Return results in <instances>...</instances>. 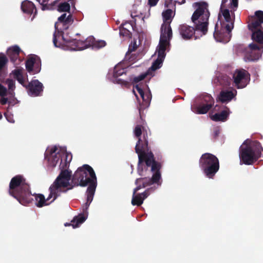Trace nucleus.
<instances>
[{"label": "nucleus", "mask_w": 263, "mask_h": 263, "mask_svg": "<svg viewBox=\"0 0 263 263\" xmlns=\"http://www.w3.org/2000/svg\"><path fill=\"white\" fill-rule=\"evenodd\" d=\"M222 108H225V109L221 110L220 112L216 113L214 115H212L211 117V119L214 121L218 122V121H222L224 122L226 121L229 115V109L224 106H221ZM221 108V106H219L217 105H216L214 108V110L215 111H219L220 110V108Z\"/></svg>", "instance_id": "dca6fc26"}, {"label": "nucleus", "mask_w": 263, "mask_h": 263, "mask_svg": "<svg viewBox=\"0 0 263 263\" xmlns=\"http://www.w3.org/2000/svg\"><path fill=\"white\" fill-rule=\"evenodd\" d=\"M86 220V217L83 214H80L77 216H75L71 221V223H65V226H72L73 228H77L80 224L83 223Z\"/></svg>", "instance_id": "a878e982"}, {"label": "nucleus", "mask_w": 263, "mask_h": 263, "mask_svg": "<svg viewBox=\"0 0 263 263\" xmlns=\"http://www.w3.org/2000/svg\"><path fill=\"white\" fill-rule=\"evenodd\" d=\"M193 6L196 8L191 17L194 27L182 24L178 28L180 35L185 40H190L193 37L196 40L198 37L196 35V31H199L200 36H202L206 34L208 30L210 15L208 4L205 2H199L194 3Z\"/></svg>", "instance_id": "7ed1b4c3"}, {"label": "nucleus", "mask_w": 263, "mask_h": 263, "mask_svg": "<svg viewBox=\"0 0 263 263\" xmlns=\"http://www.w3.org/2000/svg\"><path fill=\"white\" fill-rule=\"evenodd\" d=\"M10 96L12 98L9 99L8 104L9 106H13L19 102V101L15 98H14V94L13 96Z\"/></svg>", "instance_id": "49530a36"}, {"label": "nucleus", "mask_w": 263, "mask_h": 263, "mask_svg": "<svg viewBox=\"0 0 263 263\" xmlns=\"http://www.w3.org/2000/svg\"><path fill=\"white\" fill-rule=\"evenodd\" d=\"M172 37V30L170 24L164 23L161 26V35L159 41L168 43Z\"/></svg>", "instance_id": "6ab92c4d"}, {"label": "nucleus", "mask_w": 263, "mask_h": 263, "mask_svg": "<svg viewBox=\"0 0 263 263\" xmlns=\"http://www.w3.org/2000/svg\"><path fill=\"white\" fill-rule=\"evenodd\" d=\"M185 3V0H182V1L180 3V5L184 4Z\"/></svg>", "instance_id": "13d9d810"}, {"label": "nucleus", "mask_w": 263, "mask_h": 263, "mask_svg": "<svg viewBox=\"0 0 263 263\" xmlns=\"http://www.w3.org/2000/svg\"><path fill=\"white\" fill-rule=\"evenodd\" d=\"M57 150L58 148L56 146L52 147L48 152L49 156H54V154H57L56 151Z\"/></svg>", "instance_id": "603ef678"}, {"label": "nucleus", "mask_w": 263, "mask_h": 263, "mask_svg": "<svg viewBox=\"0 0 263 263\" xmlns=\"http://www.w3.org/2000/svg\"><path fill=\"white\" fill-rule=\"evenodd\" d=\"M159 0H148L147 4L150 7H154L156 6Z\"/></svg>", "instance_id": "3c124183"}, {"label": "nucleus", "mask_w": 263, "mask_h": 263, "mask_svg": "<svg viewBox=\"0 0 263 263\" xmlns=\"http://www.w3.org/2000/svg\"><path fill=\"white\" fill-rule=\"evenodd\" d=\"M49 1V0H36L42 6L41 9L43 11L53 10V6L58 2V1H54L51 4H48V2Z\"/></svg>", "instance_id": "7c9ffc66"}, {"label": "nucleus", "mask_w": 263, "mask_h": 263, "mask_svg": "<svg viewBox=\"0 0 263 263\" xmlns=\"http://www.w3.org/2000/svg\"><path fill=\"white\" fill-rule=\"evenodd\" d=\"M20 52L21 49L17 45L10 47L7 49V54L15 66L18 65L21 62L19 59Z\"/></svg>", "instance_id": "f3484780"}, {"label": "nucleus", "mask_w": 263, "mask_h": 263, "mask_svg": "<svg viewBox=\"0 0 263 263\" xmlns=\"http://www.w3.org/2000/svg\"><path fill=\"white\" fill-rule=\"evenodd\" d=\"M168 8V9H167L162 13L163 17L166 21H170L171 20L173 12L172 10L171 9V8Z\"/></svg>", "instance_id": "a19ab883"}, {"label": "nucleus", "mask_w": 263, "mask_h": 263, "mask_svg": "<svg viewBox=\"0 0 263 263\" xmlns=\"http://www.w3.org/2000/svg\"><path fill=\"white\" fill-rule=\"evenodd\" d=\"M3 98L0 100V103L2 105H5L7 103H8L9 99L7 98H5L2 97Z\"/></svg>", "instance_id": "5fc2aeb1"}, {"label": "nucleus", "mask_w": 263, "mask_h": 263, "mask_svg": "<svg viewBox=\"0 0 263 263\" xmlns=\"http://www.w3.org/2000/svg\"><path fill=\"white\" fill-rule=\"evenodd\" d=\"M7 92L6 88L0 84V96L4 97L6 96Z\"/></svg>", "instance_id": "8fccbe9b"}, {"label": "nucleus", "mask_w": 263, "mask_h": 263, "mask_svg": "<svg viewBox=\"0 0 263 263\" xmlns=\"http://www.w3.org/2000/svg\"><path fill=\"white\" fill-rule=\"evenodd\" d=\"M67 46H71V48L73 50H84L86 49V45L84 44V41L81 40H77L73 39L70 41H67L65 42Z\"/></svg>", "instance_id": "5701e85b"}, {"label": "nucleus", "mask_w": 263, "mask_h": 263, "mask_svg": "<svg viewBox=\"0 0 263 263\" xmlns=\"http://www.w3.org/2000/svg\"><path fill=\"white\" fill-rule=\"evenodd\" d=\"M45 158H48L49 165L51 167H55L58 162L61 159V155L60 154H55L54 156H49L48 157V153L45 156Z\"/></svg>", "instance_id": "c756f323"}, {"label": "nucleus", "mask_w": 263, "mask_h": 263, "mask_svg": "<svg viewBox=\"0 0 263 263\" xmlns=\"http://www.w3.org/2000/svg\"><path fill=\"white\" fill-rule=\"evenodd\" d=\"M138 46L137 45L136 41L132 42L129 46L128 50L127 53H130L133 51H135L137 49Z\"/></svg>", "instance_id": "c03bdc74"}, {"label": "nucleus", "mask_w": 263, "mask_h": 263, "mask_svg": "<svg viewBox=\"0 0 263 263\" xmlns=\"http://www.w3.org/2000/svg\"><path fill=\"white\" fill-rule=\"evenodd\" d=\"M21 9L24 13L28 14L34 13V16L37 14V9L35 5L28 0H25L21 4Z\"/></svg>", "instance_id": "412c9836"}, {"label": "nucleus", "mask_w": 263, "mask_h": 263, "mask_svg": "<svg viewBox=\"0 0 263 263\" xmlns=\"http://www.w3.org/2000/svg\"><path fill=\"white\" fill-rule=\"evenodd\" d=\"M235 97L232 91H221L218 96L219 100L222 103L230 101Z\"/></svg>", "instance_id": "393cba45"}, {"label": "nucleus", "mask_w": 263, "mask_h": 263, "mask_svg": "<svg viewBox=\"0 0 263 263\" xmlns=\"http://www.w3.org/2000/svg\"><path fill=\"white\" fill-rule=\"evenodd\" d=\"M33 195L35 197V200L36 201L35 205L39 208H41L44 205H47L48 204L46 203V201L50 200L51 198H50L48 199V198H47L46 200L44 196L41 194H35ZM48 196H49V195Z\"/></svg>", "instance_id": "cd10ccee"}, {"label": "nucleus", "mask_w": 263, "mask_h": 263, "mask_svg": "<svg viewBox=\"0 0 263 263\" xmlns=\"http://www.w3.org/2000/svg\"><path fill=\"white\" fill-rule=\"evenodd\" d=\"M233 78L235 86L237 88H243L250 81V74L243 69H236L233 73Z\"/></svg>", "instance_id": "9b49d317"}, {"label": "nucleus", "mask_w": 263, "mask_h": 263, "mask_svg": "<svg viewBox=\"0 0 263 263\" xmlns=\"http://www.w3.org/2000/svg\"><path fill=\"white\" fill-rule=\"evenodd\" d=\"M229 0H222L220 6V9H225L226 8V4L228 2Z\"/></svg>", "instance_id": "4d7b16f0"}, {"label": "nucleus", "mask_w": 263, "mask_h": 263, "mask_svg": "<svg viewBox=\"0 0 263 263\" xmlns=\"http://www.w3.org/2000/svg\"><path fill=\"white\" fill-rule=\"evenodd\" d=\"M93 43V49H99L106 46V42L104 41H96L95 39Z\"/></svg>", "instance_id": "ea45409f"}, {"label": "nucleus", "mask_w": 263, "mask_h": 263, "mask_svg": "<svg viewBox=\"0 0 263 263\" xmlns=\"http://www.w3.org/2000/svg\"><path fill=\"white\" fill-rule=\"evenodd\" d=\"M62 34H63V33ZM60 36H63V35L58 34L57 37ZM62 37H63V36H62ZM63 40H65V39H64V38H63Z\"/></svg>", "instance_id": "bf43d9fd"}, {"label": "nucleus", "mask_w": 263, "mask_h": 263, "mask_svg": "<svg viewBox=\"0 0 263 263\" xmlns=\"http://www.w3.org/2000/svg\"><path fill=\"white\" fill-rule=\"evenodd\" d=\"M199 164L204 175L210 179H213L219 170L218 159L211 153L202 154L199 159Z\"/></svg>", "instance_id": "423d86ee"}, {"label": "nucleus", "mask_w": 263, "mask_h": 263, "mask_svg": "<svg viewBox=\"0 0 263 263\" xmlns=\"http://www.w3.org/2000/svg\"><path fill=\"white\" fill-rule=\"evenodd\" d=\"M263 149L259 142L254 141L249 143L245 141L239 148L240 162L252 165L261 157Z\"/></svg>", "instance_id": "39448f33"}, {"label": "nucleus", "mask_w": 263, "mask_h": 263, "mask_svg": "<svg viewBox=\"0 0 263 263\" xmlns=\"http://www.w3.org/2000/svg\"><path fill=\"white\" fill-rule=\"evenodd\" d=\"M64 162L61 159L60 168L61 171L49 187L50 194L48 199L53 197L51 202L60 196L61 193H65L75 186L82 187L88 185L86 190V202L83 206V212H86L93 200L97 182V177L93 168L88 164L79 167L72 176L71 171L67 170L72 160L71 153L64 154Z\"/></svg>", "instance_id": "f257e3e1"}, {"label": "nucleus", "mask_w": 263, "mask_h": 263, "mask_svg": "<svg viewBox=\"0 0 263 263\" xmlns=\"http://www.w3.org/2000/svg\"><path fill=\"white\" fill-rule=\"evenodd\" d=\"M83 41L84 44H86V49L89 47H92L93 49V43H95V37L93 36H90Z\"/></svg>", "instance_id": "58836bf2"}, {"label": "nucleus", "mask_w": 263, "mask_h": 263, "mask_svg": "<svg viewBox=\"0 0 263 263\" xmlns=\"http://www.w3.org/2000/svg\"><path fill=\"white\" fill-rule=\"evenodd\" d=\"M34 17H35V16H33V17L31 18V20H33Z\"/></svg>", "instance_id": "680f3d73"}, {"label": "nucleus", "mask_w": 263, "mask_h": 263, "mask_svg": "<svg viewBox=\"0 0 263 263\" xmlns=\"http://www.w3.org/2000/svg\"><path fill=\"white\" fill-rule=\"evenodd\" d=\"M126 23L122 24L121 26H120V35L122 36H125L127 37H131L132 33L130 31L125 28L124 26L126 25Z\"/></svg>", "instance_id": "c9c22d12"}, {"label": "nucleus", "mask_w": 263, "mask_h": 263, "mask_svg": "<svg viewBox=\"0 0 263 263\" xmlns=\"http://www.w3.org/2000/svg\"><path fill=\"white\" fill-rule=\"evenodd\" d=\"M261 51H255L253 52L247 51V58L250 61L257 60L261 57Z\"/></svg>", "instance_id": "72a5a7b5"}, {"label": "nucleus", "mask_w": 263, "mask_h": 263, "mask_svg": "<svg viewBox=\"0 0 263 263\" xmlns=\"http://www.w3.org/2000/svg\"><path fill=\"white\" fill-rule=\"evenodd\" d=\"M262 28L256 27L253 29H249L252 32V39L262 45L263 47V31Z\"/></svg>", "instance_id": "4be33fe9"}, {"label": "nucleus", "mask_w": 263, "mask_h": 263, "mask_svg": "<svg viewBox=\"0 0 263 263\" xmlns=\"http://www.w3.org/2000/svg\"><path fill=\"white\" fill-rule=\"evenodd\" d=\"M4 115L8 122H9L10 123L14 122V120L13 118V116L10 113H9L8 111H7V112H5L4 114Z\"/></svg>", "instance_id": "de8ad7c7"}, {"label": "nucleus", "mask_w": 263, "mask_h": 263, "mask_svg": "<svg viewBox=\"0 0 263 263\" xmlns=\"http://www.w3.org/2000/svg\"><path fill=\"white\" fill-rule=\"evenodd\" d=\"M230 7L234 11L238 7V0H230Z\"/></svg>", "instance_id": "09e8293b"}, {"label": "nucleus", "mask_w": 263, "mask_h": 263, "mask_svg": "<svg viewBox=\"0 0 263 263\" xmlns=\"http://www.w3.org/2000/svg\"><path fill=\"white\" fill-rule=\"evenodd\" d=\"M58 1V2L56 3L53 6V9L55 8V6L57 5V10L59 12H69L70 9V6L68 2H64L60 3V1Z\"/></svg>", "instance_id": "c85d7f7f"}, {"label": "nucleus", "mask_w": 263, "mask_h": 263, "mask_svg": "<svg viewBox=\"0 0 263 263\" xmlns=\"http://www.w3.org/2000/svg\"><path fill=\"white\" fill-rule=\"evenodd\" d=\"M9 193L24 205L30 203L33 200L29 184L24 176L21 175H16L11 179Z\"/></svg>", "instance_id": "20e7f679"}, {"label": "nucleus", "mask_w": 263, "mask_h": 263, "mask_svg": "<svg viewBox=\"0 0 263 263\" xmlns=\"http://www.w3.org/2000/svg\"><path fill=\"white\" fill-rule=\"evenodd\" d=\"M8 62L7 57L3 53H0V82H4L7 76V65Z\"/></svg>", "instance_id": "aec40b11"}, {"label": "nucleus", "mask_w": 263, "mask_h": 263, "mask_svg": "<svg viewBox=\"0 0 263 263\" xmlns=\"http://www.w3.org/2000/svg\"><path fill=\"white\" fill-rule=\"evenodd\" d=\"M200 102L193 108V111L197 114H206L214 106V99L211 95L204 93L200 96Z\"/></svg>", "instance_id": "1a4fd4ad"}, {"label": "nucleus", "mask_w": 263, "mask_h": 263, "mask_svg": "<svg viewBox=\"0 0 263 263\" xmlns=\"http://www.w3.org/2000/svg\"><path fill=\"white\" fill-rule=\"evenodd\" d=\"M124 73L125 70L124 69H118V67H116L114 71L113 76L115 78H116V82L118 84L127 86L128 85V82L127 81L123 80L121 79H118V77L122 75Z\"/></svg>", "instance_id": "bb28decb"}, {"label": "nucleus", "mask_w": 263, "mask_h": 263, "mask_svg": "<svg viewBox=\"0 0 263 263\" xmlns=\"http://www.w3.org/2000/svg\"><path fill=\"white\" fill-rule=\"evenodd\" d=\"M180 2L179 0H165L164 6L166 8H174L177 3L180 5Z\"/></svg>", "instance_id": "4c0bfd02"}, {"label": "nucleus", "mask_w": 263, "mask_h": 263, "mask_svg": "<svg viewBox=\"0 0 263 263\" xmlns=\"http://www.w3.org/2000/svg\"><path fill=\"white\" fill-rule=\"evenodd\" d=\"M34 17H35V16H33V17L31 18V20H33Z\"/></svg>", "instance_id": "052dcab7"}, {"label": "nucleus", "mask_w": 263, "mask_h": 263, "mask_svg": "<svg viewBox=\"0 0 263 263\" xmlns=\"http://www.w3.org/2000/svg\"><path fill=\"white\" fill-rule=\"evenodd\" d=\"M218 20L220 21V25H229L230 28H234V18L231 17L228 9H220Z\"/></svg>", "instance_id": "2eb2a0df"}, {"label": "nucleus", "mask_w": 263, "mask_h": 263, "mask_svg": "<svg viewBox=\"0 0 263 263\" xmlns=\"http://www.w3.org/2000/svg\"><path fill=\"white\" fill-rule=\"evenodd\" d=\"M148 74L149 72L147 71V72L142 73L137 77H135L134 78L133 82L135 83H137L144 80Z\"/></svg>", "instance_id": "79ce46f5"}, {"label": "nucleus", "mask_w": 263, "mask_h": 263, "mask_svg": "<svg viewBox=\"0 0 263 263\" xmlns=\"http://www.w3.org/2000/svg\"><path fill=\"white\" fill-rule=\"evenodd\" d=\"M220 134V130L218 128H215L214 130L213 136L214 138H217Z\"/></svg>", "instance_id": "6e6d98bb"}, {"label": "nucleus", "mask_w": 263, "mask_h": 263, "mask_svg": "<svg viewBox=\"0 0 263 263\" xmlns=\"http://www.w3.org/2000/svg\"><path fill=\"white\" fill-rule=\"evenodd\" d=\"M157 189V187L152 186L149 188L147 189L144 192L141 194H137V193H134V191H133L132 200V204L133 205H141L145 199H146L148 195L154 192Z\"/></svg>", "instance_id": "ddd939ff"}, {"label": "nucleus", "mask_w": 263, "mask_h": 263, "mask_svg": "<svg viewBox=\"0 0 263 263\" xmlns=\"http://www.w3.org/2000/svg\"><path fill=\"white\" fill-rule=\"evenodd\" d=\"M5 82V81L4 82ZM5 83L8 87V93L10 96H13L14 90L15 88V81L13 80L8 79L6 80Z\"/></svg>", "instance_id": "473e14b6"}, {"label": "nucleus", "mask_w": 263, "mask_h": 263, "mask_svg": "<svg viewBox=\"0 0 263 263\" xmlns=\"http://www.w3.org/2000/svg\"><path fill=\"white\" fill-rule=\"evenodd\" d=\"M233 28H230L229 25H220L219 29L218 23H216L215 27V31L214 32V37L215 39L219 42L227 43L230 41L232 36V30Z\"/></svg>", "instance_id": "9d476101"}, {"label": "nucleus", "mask_w": 263, "mask_h": 263, "mask_svg": "<svg viewBox=\"0 0 263 263\" xmlns=\"http://www.w3.org/2000/svg\"><path fill=\"white\" fill-rule=\"evenodd\" d=\"M263 23V11L258 10L255 12V15L251 17L248 27L249 29H253L256 27L262 28Z\"/></svg>", "instance_id": "a211bd4d"}, {"label": "nucleus", "mask_w": 263, "mask_h": 263, "mask_svg": "<svg viewBox=\"0 0 263 263\" xmlns=\"http://www.w3.org/2000/svg\"><path fill=\"white\" fill-rule=\"evenodd\" d=\"M73 22V20L71 14L67 15L65 13L59 17L58 21L54 24L55 31L53 35V43L55 47H60L61 45L58 42V34L62 35L63 31L68 29Z\"/></svg>", "instance_id": "0eeeda50"}, {"label": "nucleus", "mask_w": 263, "mask_h": 263, "mask_svg": "<svg viewBox=\"0 0 263 263\" xmlns=\"http://www.w3.org/2000/svg\"><path fill=\"white\" fill-rule=\"evenodd\" d=\"M135 136L138 138V140L135 146V152L138 148V152L149 154L152 153L148 147V133L144 127L140 125H137L134 130Z\"/></svg>", "instance_id": "6e6552de"}, {"label": "nucleus", "mask_w": 263, "mask_h": 263, "mask_svg": "<svg viewBox=\"0 0 263 263\" xmlns=\"http://www.w3.org/2000/svg\"><path fill=\"white\" fill-rule=\"evenodd\" d=\"M26 68L29 72H33L37 73L41 70V60L37 55H33L29 58L26 62Z\"/></svg>", "instance_id": "4468645a"}, {"label": "nucleus", "mask_w": 263, "mask_h": 263, "mask_svg": "<svg viewBox=\"0 0 263 263\" xmlns=\"http://www.w3.org/2000/svg\"><path fill=\"white\" fill-rule=\"evenodd\" d=\"M136 148V153L138 156V171L140 175H142L144 170L149 171L153 173L151 178H139L135 181L136 187L134 189V193H137L142 188L153 185V186L158 187L162 184L161 175L160 170L162 166V162L159 159L156 161L153 153L145 154L138 152Z\"/></svg>", "instance_id": "f03ea898"}, {"label": "nucleus", "mask_w": 263, "mask_h": 263, "mask_svg": "<svg viewBox=\"0 0 263 263\" xmlns=\"http://www.w3.org/2000/svg\"><path fill=\"white\" fill-rule=\"evenodd\" d=\"M163 60H164L157 58V59L153 63L152 65L147 71H148L149 73L150 70L154 71L160 68L162 65Z\"/></svg>", "instance_id": "f704fd0d"}, {"label": "nucleus", "mask_w": 263, "mask_h": 263, "mask_svg": "<svg viewBox=\"0 0 263 263\" xmlns=\"http://www.w3.org/2000/svg\"><path fill=\"white\" fill-rule=\"evenodd\" d=\"M44 86L38 80H31L27 85L28 93L31 97H37L42 95Z\"/></svg>", "instance_id": "f8f14e48"}, {"label": "nucleus", "mask_w": 263, "mask_h": 263, "mask_svg": "<svg viewBox=\"0 0 263 263\" xmlns=\"http://www.w3.org/2000/svg\"><path fill=\"white\" fill-rule=\"evenodd\" d=\"M262 48L260 47L256 43H251L249 45V51H252L253 52L254 51H261V48Z\"/></svg>", "instance_id": "37998d69"}, {"label": "nucleus", "mask_w": 263, "mask_h": 263, "mask_svg": "<svg viewBox=\"0 0 263 263\" xmlns=\"http://www.w3.org/2000/svg\"><path fill=\"white\" fill-rule=\"evenodd\" d=\"M23 69L22 68H17L13 70L11 72V74L13 75V78L17 80V79L23 77Z\"/></svg>", "instance_id": "e433bc0d"}, {"label": "nucleus", "mask_w": 263, "mask_h": 263, "mask_svg": "<svg viewBox=\"0 0 263 263\" xmlns=\"http://www.w3.org/2000/svg\"><path fill=\"white\" fill-rule=\"evenodd\" d=\"M17 81L22 84L24 87H25L26 88V86L27 85H26L25 84V80L24 79V77H22L21 78L17 79Z\"/></svg>", "instance_id": "864d4df0"}, {"label": "nucleus", "mask_w": 263, "mask_h": 263, "mask_svg": "<svg viewBox=\"0 0 263 263\" xmlns=\"http://www.w3.org/2000/svg\"><path fill=\"white\" fill-rule=\"evenodd\" d=\"M135 88L141 97L142 98L143 101H146V99L144 98V92L143 89L141 88V87L139 85H136Z\"/></svg>", "instance_id": "a18cd8bd"}, {"label": "nucleus", "mask_w": 263, "mask_h": 263, "mask_svg": "<svg viewBox=\"0 0 263 263\" xmlns=\"http://www.w3.org/2000/svg\"><path fill=\"white\" fill-rule=\"evenodd\" d=\"M139 114H140V109L139 110Z\"/></svg>", "instance_id": "e2e57ef3"}, {"label": "nucleus", "mask_w": 263, "mask_h": 263, "mask_svg": "<svg viewBox=\"0 0 263 263\" xmlns=\"http://www.w3.org/2000/svg\"><path fill=\"white\" fill-rule=\"evenodd\" d=\"M168 43L163 41H159L158 49V58L164 60L165 57L166 47Z\"/></svg>", "instance_id": "2f4dec72"}, {"label": "nucleus", "mask_w": 263, "mask_h": 263, "mask_svg": "<svg viewBox=\"0 0 263 263\" xmlns=\"http://www.w3.org/2000/svg\"><path fill=\"white\" fill-rule=\"evenodd\" d=\"M218 84L223 87L229 86L231 83L232 80L230 77L226 74H219L216 80Z\"/></svg>", "instance_id": "b1692460"}]
</instances>
